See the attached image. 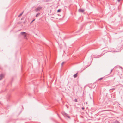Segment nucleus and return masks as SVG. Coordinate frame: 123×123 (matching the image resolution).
Wrapping results in <instances>:
<instances>
[{
    "instance_id": "nucleus-1",
    "label": "nucleus",
    "mask_w": 123,
    "mask_h": 123,
    "mask_svg": "<svg viewBox=\"0 0 123 123\" xmlns=\"http://www.w3.org/2000/svg\"><path fill=\"white\" fill-rule=\"evenodd\" d=\"M42 8V7H37L36 8L35 10V11L37 12L40 11L41 10Z\"/></svg>"
},
{
    "instance_id": "nucleus-2",
    "label": "nucleus",
    "mask_w": 123,
    "mask_h": 123,
    "mask_svg": "<svg viewBox=\"0 0 123 123\" xmlns=\"http://www.w3.org/2000/svg\"><path fill=\"white\" fill-rule=\"evenodd\" d=\"M26 33L23 32H21V34L22 35H23L24 38H25L26 36Z\"/></svg>"
},
{
    "instance_id": "nucleus-3",
    "label": "nucleus",
    "mask_w": 123,
    "mask_h": 123,
    "mask_svg": "<svg viewBox=\"0 0 123 123\" xmlns=\"http://www.w3.org/2000/svg\"><path fill=\"white\" fill-rule=\"evenodd\" d=\"M4 75L3 74H1L0 75V80L3 78Z\"/></svg>"
},
{
    "instance_id": "nucleus-4",
    "label": "nucleus",
    "mask_w": 123,
    "mask_h": 123,
    "mask_svg": "<svg viewBox=\"0 0 123 123\" xmlns=\"http://www.w3.org/2000/svg\"><path fill=\"white\" fill-rule=\"evenodd\" d=\"M84 11H85V10L84 9H79V11L80 12H84Z\"/></svg>"
},
{
    "instance_id": "nucleus-5",
    "label": "nucleus",
    "mask_w": 123,
    "mask_h": 123,
    "mask_svg": "<svg viewBox=\"0 0 123 123\" xmlns=\"http://www.w3.org/2000/svg\"><path fill=\"white\" fill-rule=\"evenodd\" d=\"M64 115L65 116H66L67 117H68V118H70V117L68 115V114H67L66 113H64Z\"/></svg>"
},
{
    "instance_id": "nucleus-6",
    "label": "nucleus",
    "mask_w": 123,
    "mask_h": 123,
    "mask_svg": "<svg viewBox=\"0 0 123 123\" xmlns=\"http://www.w3.org/2000/svg\"><path fill=\"white\" fill-rule=\"evenodd\" d=\"M77 74H78V73H77L76 74H74V75L73 76L74 78H76L77 77Z\"/></svg>"
},
{
    "instance_id": "nucleus-7",
    "label": "nucleus",
    "mask_w": 123,
    "mask_h": 123,
    "mask_svg": "<svg viewBox=\"0 0 123 123\" xmlns=\"http://www.w3.org/2000/svg\"><path fill=\"white\" fill-rule=\"evenodd\" d=\"M23 12H22L21 13V14H20L18 16V17H20L22 15V14H23Z\"/></svg>"
},
{
    "instance_id": "nucleus-8",
    "label": "nucleus",
    "mask_w": 123,
    "mask_h": 123,
    "mask_svg": "<svg viewBox=\"0 0 123 123\" xmlns=\"http://www.w3.org/2000/svg\"><path fill=\"white\" fill-rule=\"evenodd\" d=\"M115 122L116 123H120L119 122V121H117V120H116Z\"/></svg>"
},
{
    "instance_id": "nucleus-9",
    "label": "nucleus",
    "mask_w": 123,
    "mask_h": 123,
    "mask_svg": "<svg viewBox=\"0 0 123 123\" xmlns=\"http://www.w3.org/2000/svg\"><path fill=\"white\" fill-rule=\"evenodd\" d=\"M40 14V13H39L38 14H37L36 16V17H37L38 16V15H39V14Z\"/></svg>"
},
{
    "instance_id": "nucleus-10",
    "label": "nucleus",
    "mask_w": 123,
    "mask_h": 123,
    "mask_svg": "<svg viewBox=\"0 0 123 123\" xmlns=\"http://www.w3.org/2000/svg\"><path fill=\"white\" fill-rule=\"evenodd\" d=\"M74 101L75 102H77V99H75L74 100Z\"/></svg>"
},
{
    "instance_id": "nucleus-11",
    "label": "nucleus",
    "mask_w": 123,
    "mask_h": 123,
    "mask_svg": "<svg viewBox=\"0 0 123 123\" xmlns=\"http://www.w3.org/2000/svg\"><path fill=\"white\" fill-rule=\"evenodd\" d=\"M61 9H58V10H57L58 12H60L61 11Z\"/></svg>"
},
{
    "instance_id": "nucleus-12",
    "label": "nucleus",
    "mask_w": 123,
    "mask_h": 123,
    "mask_svg": "<svg viewBox=\"0 0 123 123\" xmlns=\"http://www.w3.org/2000/svg\"><path fill=\"white\" fill-rule=\"evenodd\" d=\"M111 110H104L103 111H111Z\"/></svg>"
},
{
    "instance_id": "nucleus-13",
    "label": "nucleus",
    "mask_w": 123,
    "mask_h": 123,
    "mask_svg": "<svg viewBox=\"0 0 123 123\" xmlns=\"http://www.w3.org/2000/svg\"><path fill=\"white\" fill-rule=\"evenodd\" d=\"M103 78V77L101 78H99V79H98V80H102Z\"/></svg>"
},
{
    "instance_id": "nucleus-14",
    "label": "nucleus",
    "mask_w": 123,
    "mask_h": 123,
    "mask_svg": "<svg viewBox=\"0 0 123 123\" xmlns=\"http://www.w3.org/2000/svg\"><path fill=\"white\" fill-rule=\"evenodd\" d=\"M35 20V19H33L31 22V23H32L33 21H34Z\"/></svg>"
},
{
    "instance_id": "nucleus-15",
    "label": "nucleus",
    "mask_w": 123,
    "mask_h": 123,
    "mask_svg": "<svg viewBox=\"0 0 123 123\" xmlns=\"http://www.w3.org/2000/svg\"><path fill=\"white\" fill-rule=\"evenodd\" d=\"M121 0H117V1L119 2Z\"/></svg>"
},
{
    "instance_id": "nucleus-16",
    "label": "nucleus",
    "mask_w": 123,
    "mask_h": 123,
    "mask_svg": "<svg viewBox=\"0 0 123 123\" xmlns=\"http://www.w3.org/2000/svg\"><path fill=\"white\" fill-rule=\"evenodd\" d=\"M64 62H63L62 63V65H63V64H64Z\"/></svg>"
},
{
    "instance_id": "nucleus-17",
    "label": "nucleus",
    "mask_w": 123,
    "mask_h": 123,
    "mask_svg": "<svg viewBox=\"0 0 123 123\" xmlns=\"http://www.w3.org/2000/svg\"><path fill=\"white\" fill-rule=\"evenodd\" d=\"M82 109L83 110H84V107H82Z\"/></svg>"
}]
</instances>
